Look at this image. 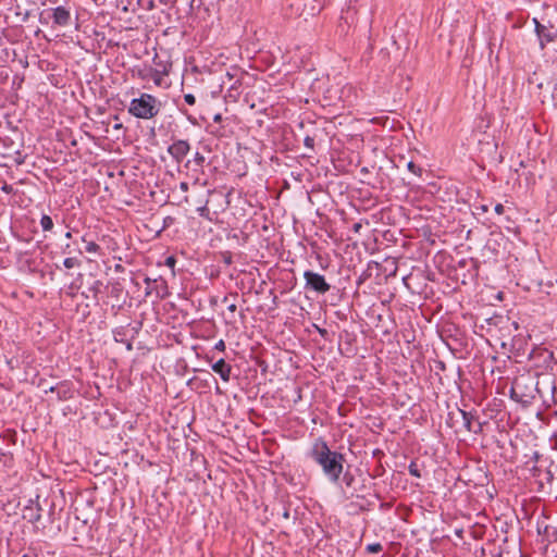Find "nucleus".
<instances>
[{"instance_id": "25", "label": "nucleus", "mask_w": 557, "mask_h": 557, "mask_svg": "<svg viewBox=\"0 0 557 557\" xmlns=\"http://www.w3.org/2000/svg\"><path fill=\"white\" fill-rule=\"evenodd\" d=\"M476 210H480L482 213L487 212L488 211V206L487 205H481V206L476 207Z\"/></svg>"}, {"instance_id": "12", "label": "nucleus", "mask_w": 557, "mask_h": 557, "mask_svg": "<svg viewBox=\"0 0 557 557\" xmlns=\"http://www.w3.org/2000/svg\"><path fill=\"white\" fill-rule=\"evenodd\" d=\"M83 242L86 243L85 249L89 253H99L101 248L95 242H87L85 237H83Z\"/></svg>"}, {"instance_id": "36", "label": "nucleus", "mask_w": 557, "mask_h": 557, "mask_svg": "<svg viewBox=\"0 0 557 557\" xmlns=\"http://www.w3.org/2000/svg\"><path fill=\"white\" fill-rule=\"evenodd\" d=\"M537 458H539V454H537V453H535V454H534V459H536V460H537Z\"/></svg>"}, {"instance_id": "24", "label": "nucleus", "mask_w": 557, "mask_h": 557, "mask_svg": "<svg viewBox=\"0 0 557 557\" xmlns=\"http://www.w3.org/2000/svg\"><path fill=\"white\" fill-rule=\"evenodd\" d=\"M180 189L184 193H186L188 190V183L186 182H181L180 183Z\"/></svg>"}, {"instance_id": "15", "label": "nucleus", "mask_w": 557, "mask_h": 557, "mask_svg": "<svg viewBox=\"0 0 557 557\" xmlns=\"http://www.w3.org/2000/svg\"><path fill=\"white\" fill-rule=\"evenodd\" d=\"M382 545L380 543H372V544H369L367 545L366 549L368 553H371V554H377L382 550Z\"/></svg>"}, {"instance_id": "6", "label": "nucleus", "mask_w": 557, "mask_h": 557, "mask_svg": "<svg viewBox=\"0 0 557 557\" xmlns=\"http://www.w3.org/2000/svg\"><path fill=\"white\" fill-rule=\"evenodd\" d=\"M190 150V145L187 140L178 139L173 141L168 147L169 154L176 161L182 162L184 158L188 154Z\"/></svg>"}, {"instance_id": "23", "label": "nucleus", "mask_w": 557, "mask_h": 557, "mask_svg": "<svg viewBox=\"0 0 557 557\" xmlns=\"http://www.w3.org/2000/svg\"><path fill=\"white\" fill-rule=\"evenodd\" d=\"M495 212L497 214H503L504 213V206L502 203H497L494 208Z\"/></svg>"}, {"instance_id": "1", "label": "nucleus", "mask_w": 557, "mask_h": 557, "mask_svg": "<svg viewBox=\"0 0 557 557\" xmlns=\"http://www.w3.org/2000/svg\"><path fill=\"white\" fill-rule=\"evenodd\" d=\"M309 457L321 467L330 482L336 484L339 481L344 470L345 457L341 453L331 450L322 437L313 442Z\"/></svg>"}, {"instance_id": "20", "label": "nucleus", "mask_w": 557, "mask_h": 557, "mask_svg": "<svg viewBox=\"0 0 557 557\" xmlns=\"http://www.w3.org/2000/svg\"><path fill=\"white\" fill-rule=\"evenodd\" d=\"M184 100L189 106H194L196 103V98L193 94L184 95Z\"/></svg>"}, {"instance_id": "9", "label": "nucleus", "mask_w": 557, "mask_h": 557, "mask_svg": "<svg viewBox=\"0 0 557 557\" xmlns=\"http://www.w3.org/2000/svg\"><path fill=\"white\" fill-rule=\"evenodd\" d=\"M460 413L462 416L463 426L469 432L478 433L481 431V425L478 423V429L473 428V421H474V414L472 412L460 410Z\"/></svg>"}, {"instance_id": "28", "label": "nucleus", "mask_w": 557, "mask_h": 557, "mask_svg": "<svg viewBox=\"0 0 557 557\" xmlns=\"http://www.w3.org/2000/svg\"><path fill=\"white\" fill-rule=\"evenodd\" d=\"M344 481L346 482V485H350L352 482V476H348L347 474L344 476Z\"/></svg>"}, {"instance_id": "26", "label": "nucleus", "mask_w": 557, "mask_h": 557, "mask_svg": "<svg viewBox=\"0 0 557 557\" xmlns=\"http://www.w3.org/2000/svg\"><path fill=\"white\" fill-rule=\"evenodd\" d=\"M166 265L169 267H174L175 264V259L173 257H169L165 261Z\"/></svg>"}, {"instance_id": "30", "label": "nucleus", "mask_w": 557, "mask_h": 557, "mask_svg": "<svg viewBox=\"0 0 557 557\" xmlns=\"http://www.w3.org/2000/svg\"><path fill=\"white\" fill-rule=\"evenodd\" d=\"M122 127H123V125H122L121 123L115 124V125L113 126V128H114V129H121Z\"/></svg>"}, {"instance_id": "8", "label": "nucleus", "mask_w": 557, "mask_h": 557, "mask_svg": "<svg viewBox=\"0 0 557 557\" xmlns=\"http://www.w3.org/2000/svg\"><path fill=\"white\" fill-rule=\"evenodd\" d=\"M212 370L220 375V377L224 382H228L232 373V366L227 363L224 359H219L216 362L212 364Z\"/></svg>"}, {"instance_id": "19", "label": "nucleus", "mask_w": 557, "mask_h": 557, "mask_svg": "<svg viewBox=\"0 0 557 557\" xmlns=\"http://www.w3.org/2000/svg\"><path fill=\"white\" fill-rule=\"evenodd\" d=\"M197 212L199 213V215L209 219V209L207 206L197 208Z\"/></svg>"}, {"instance_id": "3", "label": "nucleus", "mask_w": 557, "mask_h": 557, "mask_svg": "<svg viewBox=\"0 0 557 557\" xmlns=\"http://www.w3.org/2000/svg\"><path fill=\"white\" fill-rule=\"evenodd\" d=\"M154 63L158 65V69H145L138 72V75L141 79H151L157 87L164 86V76L169 75L170 65L163 62H157L153 59Z\"/></svg>"}, {"instance_id": "27", "label": "nucleus", "mask_w": 557, "mask_h": 557, "mask_svg": "<svg viewBox=\"0 0 557 557\" xmlns=\"http://www.w3.org/2000/svg\"><path fill=\"white\" fill-rule=\"evenodd\" d=\"M236 309H237V306H236L235 304H230V305L227 306V310H228L230 312H232V313H234V312L236 311Z\"/></svg>"}, {"instance_id": "32", "label": "nucleus", "mask_w": 557, "mask_h": 557, "mask_svg": "<svg viewBox=\"0 0 557 557\" xmlns=\"http://www.w3.org/2000/svg\"><path fill=\"white\" fill-rule=\"evenodd\" d=\"M40 519V515H36L34 518H32L33 521H38Z\"/></svg>"}, {"instance_id": "18", "label": "nucleus", "mask_w": 557, "mask_h": 557, "mask_svg": "<svg viewBox=\"0 0 557 557\" xmlns=\"http://www.w3.org/2000/svg\"><path fill=\"white\" fill-rule=\"evenodd\" d=\"M407 168L414 175L421 174V169L418 165H416L412 161L408 162Z\"/></svg>"}, {"instance_id": "4", "label": "nucleus", "mask_w": 557, "mask_h": 557, "mask_svg": "<svg viewBox=\"0 0 557 557\" xmlns=\"http://www.w3.org/2000/svg\"><path fill=\"white\" fill-rule=\"evenodd\" d=\"M304 278L306 281V289H310L319 294H325L331 289V285L325 281V277L322 274L308 270L304 272Z\"/></svg>"}, {"instance_id": "7", "label": "nucleus", "mask_w": 557, "mask_h": 557, "mask_svg": "<svg viewBox=\"0 0 557 557\" xmlns=\"http://www.w3.org/2000/svg\"><path fill=\"white\" fill-rule=\"evenodd\" d=\"M52 20L59 26H67L71 22V12L65 7H57L52 9Z\"/></svg>"}, {"instance_id": "16", "label": "nucleus", "mask_w": 557, "mask_h": 557, "mask_svg": "<svg viewBox=\"0 0 557 557\" xmlns=\"http://www.w3.org/2000/svg\"><path fill=\"white\" fill-rule=\"evenodd\" d=\"M409 473L412 475V476H416V478H421V472L418 468V465L416 462H411L409 465Z\"/></svg>"}, {"instance_id": "31", "label": "nucleus", "mask_w": 557, "mask_h": 557, "mask_svg": "<svg viewBox=\"0 0 557 557\" xmlns=\"http://www.w3.org/2000/svg\"><path fill=\"white\" fill-rule=\"evenodd\" d=\"M360 227H361V224H359V223H357V224H355V225H354V230H355L356 232H358Z\"/></svg>"}, {"instance_id": "29", "label": "nucleus", "mask_w": 557, "mask_h": 557, "mask_svg": "<svg viewBox=\"0 0 557 557\" xmlns=\"http://www.w3.org/2000/svg\"><path fill=\"white\" fill-rule=\"evenodd\" d=\"M213 121H214L215 123L221 122V121H222V115H221L220 113L215 114V115L213 116Z\"/></svg>"}, {"instance_id": "14", "label": "nucleus", "mask_w": 557, "mask_h": 557, "mask_svg": "<svg viewBox=\"0 0 557 557\" xmlns=\"http://www.w3.org/2000/svg\"><path fill=\"white\" fill-rule=\"evenodd\" d=\"M242 78L240 76H237L233 82L228 83L226 86H228V91H237L239 86L242 85ZM232 96V94H230Z\"/></svg>"}, {"instance_id": "21", "label": "nucleus", "mask_w": 557, "mask_h": 557, "mask_svg": "<svg viewBox=\"0 0 557 557\" xmlns=\"http://www.w3.org/2000/svg\"><path fill=\"white\" fill-rule=\"evenodd\" d=\"M304 144L307 148L313 149L314 147V138L311 136H306L304 139Z\"/></svg>"}, {"instance_id": "33", "label": "nucleus", "mask_w": 557, "mask_h": 557, "mask_svg": "<svg viewBox=\"0 0 557 557\" xmlns=\"http://www.w3.org/2000/svg\"><path fill=\"white\" fill-rule=\"evenodd\" d=\"M65 238H72V233L71 232H66L65 233Z\"/></svg>"}, {"instance_id": "22", "label": "nucleus", "mask_w": 557, "mask_h": 557, "mask_svg": "<svg viewBox=\"0 0 557 557\" xmlns=\"http://www.w3.org/2000/svg\"><path fill=\"white\" fill-rule=\"evenodd\" d=\"M214 349L219 351H224L226 349L225 342L223 339L218 341L214 345Z\"/></svg>"}, {"instance_id": "34", "label": "nucleus", "mask_w": 557, "mask_h": 557, "mask_svg": "<svg viewBox=\"0 0 557 557\" xmlns=\"http://www.w3.org/2000/svg\"><path fill=\"white\" fill-rule=\"evenodd\" d=\"M121 269H122V265H120V264H117V265L115 267V270H116V271H119V270H121Z\"/></svg>"}, {"instance_id": "37", "label": "nucleus", "mask_w": 557, "mask_h": 557, "mask_svg": "<svg viewBox=\"0 0 557 557\" xmlns=\"http://www.w3.org/2000/svg\"><path fill=\"white\" fill-rule=\"evenodd\" d=\"M227 301H228V298L224 297L223 302H227Z\"/></svg>"}, {"instance_id": "17", "label": "nucleus", "mask_w": 557, "mask_h": 557, "mask_svg": "<svg viewBox=\"0 0 557 557\" xmlns=\"http://www.w3.org/2000/svg\"><path fill=\"white\" fill-rule=\"evenodd\" d=\"M206 161V158L203 154H201L200 152H196L195 156H194V162L196 163V165L198 166H202L203 163Z\"/></svg>"}, {"instance_id": "2", "label": "nucleus", "mask_w": 557, "mask_h": 557, "mask_svg": "<svg viewBox=\"0 0 557 557\" xmlns=\"http://www.w3.org/2000/svg\"><path fill=\"white\" fill-rule=\"evenodd\" d=\"M162 109V102L156 96L141 92L138 98H133L127 108L128 113L140 120H152Z\"/></svg>"}, {"instance_id": "10", "label": "nucleus", "mask_w": 557, "mask_h": 557, "mask_svg": "<svg viewBox=\"0 0 557 557\" xmlns=\"http://www.w3.org/2000/svg\"><path fill=\"white\" fill-rule=\"evenodd\" d=\"M237 76H244V73L240 72L239 69H233L232 71L226 72V74L222 78V86H226L228 83L233 82V79H235Z\"/></svg>"}, {"instance_id": "13", "label": "nucleus", "mask_w": 557, "mask_h": 557, "mask_svg": "<svg viewBox=\"0 0 557 557\" xmlns=\"http://www.w3.org/2000/svg\"><path fill=\"white\" fill-rule=\"evenodd\" d=\"M63 265L66 268V269H73L75 267H79L81 265V261L77 259V258H74V257H69V258H65L64 261H63Z\"/></svg>"}, {"instance_id": "11", "label": "nucleus", "mask_w": 557, "mask_h": 557, "mask_svg": "<svg viewBox=\"0 0 557 557\" xmlns=\"http://www.w3.org/2000/svg\"><path fill=\"white\" fill-rule=\"evenodd\" d=\"M53 225L54 224H53L52 218L48 214H42V216L40 219V226H41L42 231L50 232V231H52Z\"/></svg>"}, {"instance_id": "35", "label": "nucleus", "mask_w": 557, "mask_h": 557, "mask_svg": "<svg viewBox=\"0 0 557 557\" xmlns=\"http://www.w3.org/2000/svg\"><path fill=\"white\" fill-rule=\"evenodd\" d=\"M145 282H146L147 284H150L151 280L147 277V278L145 280Z\"/></svg>"}, {"instance_id": "5", "label": "nucleus", "mask_w": 557, "mask_h": 557, "mask_svg": "<svg viewBox=\"0 0 557 557\" xmlns=\"http://www.w3.org/2000/svg\"><path fill=\"white\" fill-rule=\"evenodd\" d=\"M533 23L535 26V33L540 40V46L542 49L549 42H553L557 38V29L554 26H546L541 24L536 18H533Z\"/></svg>"}]
</instances>
